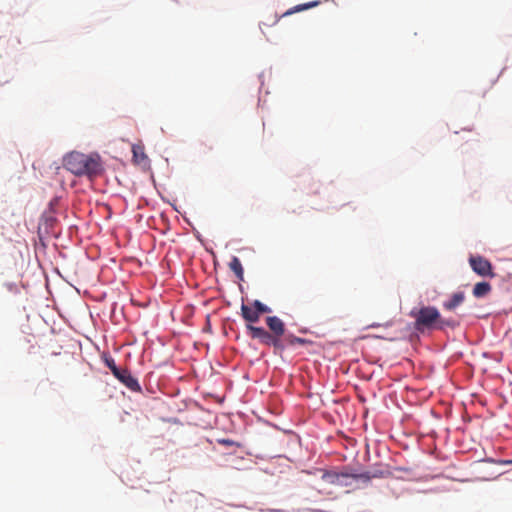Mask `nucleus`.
<instances>
[{
	"label": "nucleus",
	"instance_id": "nucleus-1",
	"mask_svg": "<svg viewBox=\"0 0 512 512\" xmlns=\"http://www.w3.org/2000/svg\"><path fill=\"white\" fill-rule=\"evenodd\" d=\"M266 324L271 333L263 327L247 325L250 336L253 339H258L263 345L272 346L276 354L282 353L285 349L282 339L286 335L284 322L277 316H269L266 318Z\"/></svg>",
	"mask_w": 512,
	"mask_h": 512
},
{
	"label": "nucleus",
	"instance_id": "nucleus-14",
	"mask_svg": "<svg viewBox=\"0 0 512 512\" xmlns=\"http://www.w3.org/2000/svg\"><path fill=\"white\" fill-rule=\"evenodd\" d=\"M253 307L255 308V310L258 312V315L260 316V314L262 313H269L271 312V309L264 305L262 302H260L259 300H255L253 302Z\"/></svg>",
	"mask_w": 512,
	"mask_h": 512
},
{
	"label": "nucleus",
	"instance_id": "nucleus-8",
	"mask_svg": "<svg viewBox=\"0 0 512 512\" xmlns=\"http://www.w3.org/2000/svg\"><path fill=\"white\" fill-rule=\"evenodd\" d=\"M133 161L137 164H145L148 161V157L144 151V146L141 144H135L132 146Z\"/></svg>",
	"mask_w": 512,
	"mask_h": 512
},
{
	"label": "nucleus",
	"instance_id": "nucleus-12",
	"mask_svg": "<svg viewBox=\"0 0 512 512\" xmlns=\"http://www.w3.org/2000/svg\"><path fill=\"white\" fill-rule=\"evenodd\" d=\"M282 341H284L285 348L287 346H293L295 344L305 345V344L311 343V341H309L307 339L300 338V337L294 336L292 334H286L284 336V338L282 339Z\"/></svg>",
	"mask_w": 512,
	"mask_h": 512
},
{
	"label": "nucleus",
	"instance_id": "nucleus-6",
	"mask_svg": "<svg viewBox=\"0 0 512 512\" xmlns=\"http://www.w3.org/2000/svg\"><path fill=\"white\" fill-rule=\"evenodd\" d=\"M114 377L117 378L129 390L133 392L141 391V386L138 383V380L132 376L128 369L120 368L118 372H115Z\"/></svg>",
	"mask_w": 512,
	"mask_h": 512
},
{
	"label": "nucleus",
	"instance_id": "nucleus-11",
	"mask_svg": "<svg viewBox=\"0 0 512 512\" xmlns=\"http://www.w3.org/2000/svg\"><path fill=\"white\" fill-rule=\"evenodd\" d=\"M319 4H320V1H311V2L304 3V4H299V5L294 6L291 9L287 10L282 16L284 17V16L291 15L295 12H301V11H304V10H307L310 8H314V7L318 6Z\"/></svg>",
	"mask_w": 512,
	"mask_h": 512
},
{
	"label": "nucleus",
	"instance_id": "nucleus-10",
	"mask_svg": "<svg viewBox=\"0 0 512 512\" xmlns=\"http://www.w3.org/2000/svg\"><path fill=\"white\" fill-rule=\"evenodd\" d=\"M491 289V285L488 282H479L473 288V295L476 298H481L489 294Z\"/></svg>",
	"mask_w": 512,
	"mask_h": 512
},
{
	"label": "nucleus",
	"instance_id": "nucleus-3",
	"mask_svg": "<svg viewBox=\"0 0 512 512\" xmlns=\"http://www.w3.org/2000/svg\"><path fill=\"white\" fill-rule=\"evenodd\" d=\"M410 316L415 319L414 328L421 333H424L426 330H442L444 327H455L457 325L452 319H443L438 309L434 306L414 308L411 310Z\"/></svg>",
	"mask_w": 512,
	"mask_h": 512
},
{
	"label": "nucleus",
	"instance_id": "nucleus-16",
	"mask_svg": "<svg viewBox=\"0 0 512 512\" xmlns=\"http://www.w3.org/2000/svg\"><path fill=\"white\" fill-rule=\"evenodd\" d=\"M217 442L223 446H227V447H230V446H239V444H237L235 441L231 440V439H218Z\"/></svg>",
	"mask_w": 512,
	"mask_h": 512
},
{
	"label": "nucleus",
	"instance_id": "nucleus-2",
	"mask_svg": "<svg viewBox=\"0 0 512 512\" xmlns=\"http://www.w3.org/2000/svg\"><path fill=\"white\" fill-rule=\"evenodd\" d=\"M63 166L76 176H87L92 179L103 171L101 158L98 154L71 152L63 159Z\"/></svg>",
	"mask_w": 512,
	"mask_h": 512
},
{
	"label": "nucleus",
	"instance_id": "nucleus-7",
	"mask_svg": "<svg viewBox=\"0 0 512 512\" xmlns=\"http://www.w3.org/2000/svg\"><path fill=\"white\" fill-rule=\"evenodd\" d=\"M465 300V294L463 292L454 293L448 301L443 303V307L446 310L452 311L461 305Z\"/></svg>",
	"mask_w": 512,
	"mask_h": 512
},
{
	"label": "nucleus",
	"instance_id": "nucleus-13",
	"mask_svg": "<svg viewBox=\"0 0 512 512\" xmlns=\"http://www.w3.org/2000/svg\"><path fill=\"white\" fill-rule=\"evenodd\" d=\"M229 268L235 273V275L237 276V278L239 280H242L243 279V267H242V264H241V261L239 260L238 257L234 256L230 263H229Z\"/></svg>",
	"mask_w": 512,
	"mask_h": 512
},
{
	"label": "nucleus",
	"instance_id": "nucleus-4",
	"mask_svg": "<svg viewBox=\"0 0 512 512\" xmlns=\"http://www.w3.org/2000/svg\"><path fill=\"white\" fill-rule=\"evenodd\" d=\"M373 477H376V475H371L369 472L349 474L344 472L325 471L322 475V480L331 485L348 487L358 481L367 484Z\"/></svg>",
	"mask_w": 512,
	"mask_h": 512
},
{
	"label": "nucleus",
	"instance_id": "nucleus-5",
	"mask_svg": "<svg viewBox=\"0 0 512 512\" xmlns=\"http://www.w3.org/2000/svg\"><path fill=\"white\" fill-rule=\"evenodd\" d=\"M469 263L472 270L481 277H494L492 264L482 256H471Z\"/></svg>",
	"mask_w": 512,
	"mask_h": 512
},
{
	"label": "nucleus",
	"instance_id": "nucleus-15",
	"mask_svg": "<svg viewBox=\"0 0 512 512\" xmlns=\"http://www.w3.org/2000/svg\"><path fill=\"white\" fill-rule=\"evenodd\" d=\"M104 363L110 369V371L112 372L113 375L115 374V372H118V370L120 369L119 367H117L114 359L111 356H105Z\"/></svg>",
	"mask_w": 512,
	"mask_h": 512
},
{
	"label": "nucleus",
	"instance_id": "nucleus-9",
	"mask_svg": "<svg viewBox=\"0 0 512 512\" xmlns=\"http://www.w3.org/2000/svg\"><path fill=\"white\" fill-rule=\"evenodd\" d=\"M241 314L242 317L249 323L258 322L260 318L255 308L253 309L245 304H242L241 306Z\"/></svg>",
	"mask_w": 512,
	"mask_h": 512
}]
</instances>
